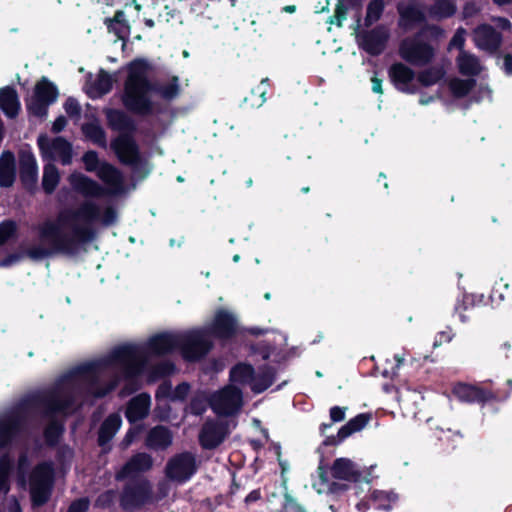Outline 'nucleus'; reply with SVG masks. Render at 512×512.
I'll list each match as a JSON object with an SVG mask.
<instances>
[{
  "mask_svg": "<svg viewBox=\"0 0 512 512\" xmlns=\"http://www.w3.org/2000/svg\"><path fill=\"white\" fill-rule=\"evenodd\" d=\"M103 23L109 33L114 34L118 40L123 41V45L126 44L131 33V25L123 10H116L113 17H106Z\"/></svg>",
  "mask_w": 512,
  "mask_h": 512,
  "instance_id": "27",
  "label": "nucleus"
},
{
  "mask_svg": "<svg viewBox=\"0 0 512 512\" xmlns=\"http://www.w3.org/2000/svg\"><path fill=\"white\" fill-rule=\"evenodd\" d=\"M69 181L74 191L86 198H99L106 193L97 181L82 173L71 174Z\"/></svg>",
  "mask_w": 512,
  "mask_h": 512,
  "instance_id": "25",
  "label": "nucleus"
},
{
  "mask_svg": "<svg viewBox=\"0 0 512 512\" xmlns=\"http://www.w3.org/2000/svg\"><path fill=\"white\" fill-rule=\"evenodd\" d=\"M179 77L172 76L167 84H162L160 97L166 101H172L180 94Z\"/></svg>",
  "mask_w": 512,
  "mask_h": 512,
  "instance_id": "47",
  "label": "nucleus"
},
{
  "mask_svg": "<svg viewBox=\"0 0 512 512\" xmlns=\"http://www.w3.org/2000/svg\"><path fill=\"white\" fill-rule=\"evenodd\" d=\"M154 502L151 482L146 478L130 481L124 485L119 505L123 511L134 512Z\"/></svg>",
  "mask_w": 512,
  "mask_h": 512,
  "instance_id": "6",
  "label": "nucleus"
},
{
  "mask_svg": "<svg viewBox=\"0 0 512 512\" xmlns=\"http://www.w3.org/2000/svg\"><path fill=\"white\" fill-rule=\"evenodd\" d=\"M122 425L121 416L118 413H111L101 423L98 430L97 443L100 447L108 445Z\"/></svg>",
  "mask_w": 512,
  "mask_h": 512,
  "instance_id": "31",
  "label": "nucleus"
},
{
  "mask_svg": "<svg viewBox=\"0 0 512 512\" xmlns=\"http://www.w3.org/2000/svg\"><path fill=\"white\" fill-rule=\"evenodd\" d=\"M371 419V415L367 413H360L350 419L345 425H343L337 432V435L327 436L323 442V446H337L353 433L361 431Z\"/></svg>",
  "mask_w": 512,
  "mask_h": 512,
  "instance_id": "22",
  "label": "nucleus"
},
{
  "mask_svg": "<svg viewBox=\"0 0 512 512\" xmlns=\"http://www.w3.org/2000/svg\"><path fill=\"white\" fill-rule=\"evenodd\" d=\"M117 221L116 209L109 205L103 210L91 201H83L78 208L61 210L55 220H46L38 227V236L47 247L34 245L26 249L31 260L40 261L55 255L75 257L86 250V245L94 241L97 231L93 224L101 222L108 227Z\"/></svg>",
  "mask_w": 512,
  "mask_h": 512,
  "instance_id": "1",
  "label": "nucleus"
},
{
  "mask_svg": "<svg viewBox=\"0 0 512 512\" xmlns=\"http://www.w3.org/2000/svg\"><path fill=\"white\" fill-rule=\"evenodd\" d=\"M19 178L24 190L33 194L37 189L38 165L34 154L30 151L19 153Z\"/></svg>",
  "mask_w": 512,
  "mask_h": 512,
  "instance_id": "17",
  "label": "nucleus"
},
{
  "mask_svg": "<svg viewBox=\"0 0 512 512\" xmlns=\"http://www.w3.org/2000/svg\"><path fill=\"white\" fill-rule=\"evenodd\" d=\"M283 499L282 512H307L291 494L285 493Z\"/></svg>",
  "mask_w": 512,
  "mask_h": 512,
  "instance_id": "55",
  "label": "nucleus"
},
{
  "mask_svg": "<svg viewBox=\"0 0 512 512\" xmlns=\"http://www.w3.org/2000/svg\"><path fill=\"white\" fill-rule=\"evenodd\" d=\"M451 392L458 401L467 404H478L481 407L488 403L502 401L509 395L508 392L501 394L490 387L465 382L455 383Z\"/></svg>",
  "mask_w": 512,
  "mask_h": 512,
  "instance_id": "7",
  "label": "nucleus"
},
{
  "mask_svg": "<svg viewBox=\"0 0 512 512\" xmlns=\"http://www.w3.org/2000/svg\"><path fill=\"white\" fill-rule=\"evenodd\" d=\"M398 26L404 31H411L417 25L424 24L412 37L401 41L399 55L413 66L430 64L436 54L434 46L429 41H438L444 30L435 24L426 23L424 11L415 4L398 5Z\"/></svg>",
  "mask_w": 512,
  "mask_h": 512,
  "instance_id": "3",
  "label": "nucleus"
},
{
  "mask_svg": "<svg viewBox=\"0 0 512 512\" xmlns=\"http://www.w3.org/2000/svg\"><path fill=\"white\" fill-rule=\"evenodd\" d=\"M346 407L333 406L329 410L330 420L334 423L342 422L345 419Z\"/></svg>",
  "mask_w": 512,
  "mask_h": 512,
  "instance_id": "63",
  "label": "nucleus"
},
{
  "mask_svg": "<svg viewBox=\"0 0 512 512\" xmlns=\"http://www.w3.org/2000/svg\"><path fill=\"white\" fill-rule=\"evenodd\" d=\"M24 256L29 258V256L26 254V250L24 252L10 253L0 260V267H10L20 261Z\"/></svg>",
  "mask_w": 512,
  "mask_h": 512,
  "instance_id": "62",
  "label": "nucleus"
},
{
  "mask_svg": "<svg viewBox=\"0 0 512 512\" xmlns=\"http://www.w3.org/2000/svg\"><path fill=\"white\" fill-rule=\"evenodd\" d=\"M178 333L163 331L149 337L143 347L123 344L115 347L104 359L108 366L120 369L127 381L124 390L133 393L138 390L136 378L141 374L147 357H161L178 350Z\"/></svg>",
  "mask_w": 512,
  "mask_h": 512,
  "instance_id": "2",
  "label": "nucleus"
},
{
  "mask_svg": "<svg viewBox=\"0 0 512 512\" xmlns=\"http://www.w3.org/2000/svg\"><path fill=\"white\" fill-rule=\"evenodd\" d=\"M473 308L472 300L469 296L464 295L462 300H458L454 307V312L459 315L461 322L465 323L468 321L469 317L466 316L465 312L469 309Z\"/></svg>",
  "mask_w": 512,
  "mask_h": 512,
  "instance_id": "54",
  "label": "nucleus"
},
{
  "mask_svg": "<svg viewBox=\"0 0 512 512\" xmlns=\"http://www.w3.org/2000/svg\"><path fill=\"white\" fill-rule=\"evenodd\" d=\"M64 432L63 423L57 419H51L43 430L45 444L51 448L56 447L60 443Z\"/></svg>",
  "mask_w": 512,
  "mask_h": 512,
  "instance_id": "39",
  "label": "nucleus"
},
{
  "mask_svg": "<svg viewBox=\"0 0 512 512\" xmlns=\"http://www.w3.org/2000/svg\"><path fill=\"white\" fill-rule=\"evenodd\" d=\"M330 470L333 478L348 482H359L362 476L361 472L355 469L354 463L348 458H337Z\"/></svg>",
  "mask_w": 512,
  "mask_h": 512,
  "instance_id": "30",
  "label": "nucleus"
},
{
  "mask_svg": "<svg viewBox=\"0 0 512 512\" xmlns=\"http://www.w3.org/2000/svg\"><path fill=\"white\" fill-rule=\"evenodd\" d=\"M172 393H173V388H172L171 382L164 381L158 386V388L156 390L155 397L158 400L161 398H168L172 401Z\"/></svg>",
  "mask_w": 512,
  "mask_h": 512,
  "instance_id": "61",
  "label": "nucleus"
},
{
  "mask_svg": "<svg viewBox=\"0 0 512 512\" xmlns=\"http://www.w3.org/2000/svg\"><path fill=\"white\" fill-rule=\"evenodd\" d=\"M459 72L465 76H476L480 73L479 59L470 53L462 50L457 57Z\"/></svg>",
  "mask_w": 512,
  "mask_h": 512,
  "instance_id": "38",
  "label": "nucleus"
},
{
  "mask_svg": "<svg viewBox=\"0 0 512 512\" xmlns=\"http://www.w3.org/2000/svg\"><path fill=\"white\" fill-rule=\"evenodd\" d=\"M37 145L43 159L53 158L57 153L64 165L70 164L72 160V144L64 137L58 136L50 140L45 134L39 135Z\"/></svg>",
  "mask_w": 512,
  "mask_h": 512,
  "instance_id": "16",
  "label": "nucleus"
},
{
  "mask_svg": "<svg viewBox=\"0 0 512 512\" xmlns=\"http://www.w3.org/2000/svg\"><path fill=\"white\" fill-rule=\"evenodd\" d=\"M276 379V369L273 366L264 364L258 368V372L254 371V378L251 385V390L260 394L271 387Z\"/></svg>",
  "mask_w": 512,
  "mask_h": 512,
  "instance_id": "33",
  "label": "nucleus"
},
{
  "mask_svg": "<svg viewBox=\"0 0 512 512\" xmlns=\"http://www.w3.org/2000/svg\"><path fill=\"white\" fill-rule=\"evenodd\" d=\"M385 9L384 0H371L366 8V16L364 18V25L366 27L372 26L375 22L380 20Z\"/></svg>",
  "mask_w": 512,
  "mask_h": 512,
  "instance_id": "44",
  "label": "nucleus"
},
{
  "mask_svg": "<svg viewBox=\"0 0 512 512\" xmlns=\"http://www.w3.org/2000/svg\"><path fill=\"white\" fill-rule=\"evenodd\" d=\"M13 468V462L8 454L0 457V491L6 484L7 477Z\"/></svg>",
  "mask_w": 512,
  "mask_h": 512,
  "instance_id": "51",
  "label": "nucleus"
},
{
  "mask_svg": "<svg viewBox=\"0 0 512 512\" xmlns=\"http://www.w3.org/2000/svg\"><path fill=\"white\" fill-rule=\"evenodd\" d=\"M60 181V174L57 167L54 164L48 163L44 165L43 176H42V189L50 195L52 194Z\"/></svg>",
  "mask_w": 512,
  "mask_h": 512,
  "instance_id": "41",
  "label": "nucleus"
},
{
  "mask_svg": "<svg viewBox=\"0 0 512 512\" xmlns=\"http://www.w3.org/2000/svg\"><path fill=\"white\" fill-rule=\"evenodd\" d=\"M254 371L255 369L251 364L240 362L230 369L229 379L234 383L241 385L249 384L251 386L254 378Z\"/></svg>",
  "mask_w": 512,
  "mask_h": 512,
  "instance_id": "37",
  "label": "nucleus"
},
{
  "mask_svg": "<svg viewBox=\"0 0 512 512\" xmlns=\"http://www.w3.org/2000/svg\"><path fill=\"white\" fill-rule=\"evenodd\" d=\"M153 466V458L150 454L139 452L134 454L117 472L116 480L122 481L133 477L137 473L147 472Z\"/></svg>",
  "mask_w": 512,
  "mask_h": 512,
  "instance_id": "24",
  "label": "nucleus"
},
{
  "mask_svg": "<svg viewBox=\"0 0 512 512\" xmlns=\"http://www.w3.org/2000/svg\"><path fill=\"white\" fill-rule=\"evenodd\" d=\"M85 169L88 172H95L101 165L98 153L94 150H88L82 156Z\"/></svg>",
  "mask_w": 512,
  "mask_h": 512,
  "instance_id": "52",
  "label": "nucleus"
},
{
  "mask_svg": "<svg viewBox=\"0 0 512 512\" xmlns=\"http://www.w3.org/2000/svg\"><path fill=\"white\" fill-rule=\"evenodd\" d=\"M173 441V436L169 428L162 425L153 427L147 434L146 445L151 449H167Z\"/></svg>",
  "mask_w": 512,
  "mask_h": 512,
  "instance_id": "32",
  "label": "nucleus"
},
{
  "mask_svg": "<svg viewBox=\"0 0 512 512\" xmlns=\"http://www.w3.org/2000/svg\"><path fill=\"white\" fill-rule=\"evenodd\" d=\"M207 333L217 339H231L237 334V320L225 309H219L207 329Z\"/></svg>",
  "mask_w": 512,
  "mask_h": 512,
  "instance_id": "20",
  "label": "nucleus"
},
{
  "mask_svg": "<svg viewBox=\"0 0 512 512\" xmlns=\"http://www.w3.org/2000/svg\"><path fill=\"white\" fill-rule=\"evenodd\" d=\"M58 97L57 86L47 77L42 76L36 82L31 97L25 99L28 114L41 119L45 118L48 115L49 106L54 104Z\"/></svg>",
  "mask_w": 512,
  "mask_h": 512,
  "instance_id": "5",
  "label": "nucleus"
},
{
  "mask_svg": "<svg viewBox=\"0 0 512 512\" xmlns=\"http://www.w3.org/2000/svg\"><path fill=\"white\" fill-rule=\"evenodd\" d=\"M97 176L106 184L118 186L122 183L120 171L108 162H103L96 170Z\"/></svg>",
  "mask_w": 512,
  "mask_h": 512,
  "instance_id": "42",
  "label": "nucleus"
},
{
  "mask_svg": "<svg viewBox=\"0 0 512 512\" xmlns=\"http://www.w3.org/2000/svg\"><path fill=\"white\" fill-rule=\"evenodd\" d=\"M388 77L396 90L405 94H415L417 87L413 84L415 72L402 62H395L388 68Z\"/></svg>",
  "mask_w": 512,
  "mask_h": 512,
  "instance_id": "18",
  "label": "nucleus"
},
{
  "mask_svg": "<svg viewBox=\"0 0 512 512\" xmlns=\"http://www.w3.org/2000/svg\"><path fill=\"white\" fill-rule=\"evenodd\" d=\"M269 88L268 78L262 79L259 85L252 88L248 95L244 96L240 107L254 109L261 107L266 102V94Z\"/></svg>",
  "mask_w": 512,
  "mask_h": 512,
  "instance_id": "34",
  "label": "nucleus"
},
{
  "mask_svg": "<svg viewBox=\"0 0 512 512\" xmlns=\"http://www.w3.org/2000/svg\"><path fill=\"white\" fill-rule=\"evenodd\" d=\"M473 40L477 48L494 54L500 49L503 36L492 25L483 23L473 30Z\"/></svg>",
  "mask_w": 512,
  "mask_h": 512,
  "instance_id": "19",
  "label": "nucleus"
},
{
  "mask_svg": "<svg viewBox=\"0 0 512 512\" xmlns=\"http://www.w3.org/2000/svg\"><path fill=\"white\" fill-rule=\"evenodd\" d=\"M443 76V72L437 68H428L424 71H421L418 76V82L424 86L429 87L436 84Z\"/></svg>",
  "mask_w": 512,
  "mask_h": 512,
  "instance_id": "48",
  "label": "nucleus"
},
{
  "mask_svg": "<svg viewBox=\"0 0 512 512\" xmlns=\"http://www.w3.org/2000/svg\"><path fill=\"white\" fill-rule=\"evenodd\" d=\"M81 130L85 137L101 148L107 147V137L105 130L96 122L84 123Z\"/></svg>",
  "mask_w": 512,
  "mask_h": 512,
  "instance_id": "40",
  "label": "nucleus"
},
{
  "mask_svg": "<svg viewBox=\"0 0 512 512\" xmlns=\"http://www.w3.org/2000/svg\"><path fill=\"white\" fill-rule=\"evenodd\" d=\"M198 470L196 457L189 451L177 453L166 463V477L178 483H185L196 474Z\"/></svg>",
  "mask_w": 512,
  "mask_h": 512,
  "instance_id": "12",
  "label": "nucleus"
},
{
  "mask_svg": "<svg viewBox=\"0 0 512 512\" xmlns=\"http://www.w3.org/2000/svg\"><path fill=\"white\" fill-rule=\"evenodd\" d=\"M474 85V79L454 78L449 82V89L455 98H463L470 93Z\"/></svg>",
  "mask_w": 512,
  "mask_h": 512,
  "instance_id": "45",
  "label": "nucleus"
},
{
  "mask_svg": "<svg viewBox=\"0 0 512 512\" xmlns=\"http://www.w3.org/2000/svg\"><path fill=\"white\" fill-rule=\"evenodd\" d=\"M110 148L122 164L136 165L141 160L135 135L118 134L111 140Z\"/></svg>",
  "mask_w": 512,
  "mask_h": 512,
  "instance_id": "15",
  "label": "nucleus"
},
{
  "mask_svg": "<svg viewBox=\"0 0 512 512\" xmlns=\"http://www.w3.org/2000/svg\"><path fill=\"white\" fill-rule=\"evenodd\" d=\"M18 235V225L12 219H5L0 222V246L9 240L15 239Z\"/></svg>",
  "mask_w": 512,
  "mask_h": 512,
  "instance_id": "46",
  "label": "nucleus"
},
{
  "mask_svg": "<svg viewBox=\"0 0 512 512\" xmlns=\"http://www.w3.org/2000/svg\"><path fill=\"white\" fill-rule=\"evenodd\" d=\"M17 176L15 155L10 150H5L0 155V187L10 188L15 183Z\"/></svg>",
  "mask_w": 512,
  "mask_h": 512,
  "instance_id": "28",
  "label": "nucleus"
},
{
  "mask_svg": "<svg viewBox=\"0 0 512 512\" xmlns=\"http://www.w3.org/2000/svg\"><path fill=\"white\" fill-rule=\"evenodd\" d=\"M456 5L452 0H437L429 8V14L433 18L447 19L456 13Z\"/></svg>",
  "mask_w": 512,
  "mask_h": 512,
  "instance_id": "43",
  "label": "nucleus"
},
{
  "mask_svg": "<svg viewBox=\"0 0 512 512\" xmlns=\"http://www.w3.org/2000/svg\"><path fill=\"white\" fill-rule=\"evenodd\" d=\"M0 109L10 119L19 115L21 103L18 93L13 86L0 88Z\"/></svg>",
  "mask_w": 512,
  "mask_h": 512,
  "instance_id": "29",
  "label": "nucleus"
},
{
  "mask_svg": "<svg viewBox=\"0 0 512 512\" xmlns=\"http://www.w3.org/2000/svg\"><path fill=\"white\" fill-rule=\"evenodd\" d=\"M63 107L69 117H79L81 114V106L73 97H68Z\"/></svg>",
  "mask_w": 512,
  "mask_h": 512,
  "instance_id": "58",
  "label": "nucleus"
},
{
  "mask_svg": "<svg viewBox=\"0 0 512 512\" xmlns=\"http://www.w3.org/2000/svg\"><path fill=\"white\" fill-rule=\"evenodd\" d=\"M191 386L188 382L179 383L174 389L172 393V402L180 401L183 402L187 399Z\"/></svg>",
  "mask_w": 512,
  "mask_h": 512,
  "instance_id": "56",
  "label": "nucleus"
},
{
  "mask_svg": "<svg viewBox=\"0 0 512 512\" xmlns=\"http://www.w3.org/2000/svg\"><path fill=\"white\" fill-rule=\"evenodd\" d=\"M371 499L375 502L377 509L388 511L391 509V502L394 500V497L385 491L374 490L371 494Z\"/></svg>",
  "mask_w": 512,
  "mask_h": 512,
  "instance_id": "49",
  "label": "nucleus"
},
{
  "mask_svg": "<svg viewBox=\"0 0 512 512\" xmlns=\"http://www.w3.org/2000/svg\"><path fill=\"white\" fill-rule=\"evenodd\" d=\"M162 84L152 82L147 78L137 88H135L122 104L128 112L139 116H150L154 113V102L151 94L156 93L160 96Z\"/></svg>",
  "mask_w": 512,
  "mask_h": 512,
  "instance_id": "8",
  "label": "nucleus"
},
{
  "mask_svg": "<svg viewBox=\"0 0 512 512\" xmlns=\"http://www.w3.org/2000/svg\"><path fill=\"white\" fill-rule=\"evenodd\" d=\"M74 404L75 397L73 393L62 392L59 388H53L28 397L19 407L5 413L0 418V449L9 448L24 430L26 417L21 411V406L43 408L46 415L53 416L56 413H65Z\"/></svg>",
  "mask_w": 512,
  "mask_h": 512,
  "instance_id": "4",
  "label": "nucleus"
},
{
  "mask_svg": "<svg viewBox=\"0 0 512 512\" xmlns=\"http://www.w3.org/2000/svg\"><path fill=\"white\" fill-rule=\"evenodd\" d=\"M151 405L150 395L141 393L130 399L126 406L125 417L129 423L134 424L143 420L149 414Z\"/></svg>",
  "mask_w": 512,
  "mask_h": 512,
  "instance_id": "26",
  "label": "nucleus"
},
{
  "mask_svg": "<svg viewBox=\"0 0 512 512\" xmlns=\"http://www.w3.org/2000/svg\"><path fill=\"white\" fill-rule=\"evenodd\" d=\"M113 84L114 79L112 76L105 69L101 68L87 94L92 99L100 98L112 90Z\"/></svg>",
  "mask_w": 512,
  "mask_h": 512,
  "instance_id": "36",
  "label": "nucleus"
},
{
  "mask_svg": "<svg viewBox=\"0 0 512 512\" xmlns=\"http://www.w3.org/2000/svg\"><path fill=\"white\" fill-rule=\"evenodd\" d=\"M90 501L87 497H81L71 502L67 512H87L89 510Z\"/></svg>",
  "mask_w": 512,
  "mask_h": 512,
  "instance_id": "60",
  "label": "nucleus"
},
{
  "mask_svg": "<svg viewBox=\"0 0 512 512\" xmlns=\"http://www.w3.org/2000/svg\"><path fill=\"white\" fill-rule=\"evenodd\" d=\"M224 441L222 428L218 425H204L199 434V443L203 449L212 450Z\"/></svg>",
  "mask_w": 512,
  "mask_h": 512,
  "instance_id": "35",
  "label": "nucleus"
},
{
  "mask_svg": "<svg viewBox=\"0 0 512 512\" xmlns=\"http://www.w3.org/2000/svg\"><path fill=\"white\" fill-rule=\"evenodd\" d=\"M390 38L389 29L379 24L370 30H364L359 35V47L370 56L381 55L387 47Z\"/></svg>",
  "mask_w": 512,
  "mask_h": 512,
  "instance_id": "14",
  "label": "nucleus"
},
{
  "mask_svg": "<svg viewBox=\"0 0 512 512\" xmlns=\"http://www.w3.org/2000/svg\"><path fill=\"white\" fill-rule=\"evenodd\" d=\"M149 68L147 60L143 58L134 59L129 63L121 101L148 78L147 73Z\"/></svg>",
  "mask_w": 512,
  "mask_h": 512,
  "instance_id": "23",
  "label": "nucleus"
},
{
  "mask_svg": "<svg viewBox=\"0 0 512 512\" xmlns=\"http://www.w3.org/2000/svg\"><path fill=\"white\" fill-rule=\"evenodd\" d=\"M175 364L171 361H163L153 366L151 376L155 378H164L170 376L175 371Z\"/></svg>",
  "mask_w": 512,
  "mask_h": 512,
  "instance_id": "50",
  "label": "nucleus"
},
{
  "mask_svg": "<svg viewBox=\"0 0 512 512\" xmlns=\"http://www.w3.org/2000/svg\"><path fill=\"white\" fill-rule=\"evenodd\" d=\"M53 468L48 463L37 465L30 476V497L34 507L45 505L52 493Z\"/></svg>",
  "mask_w": 512,
  "mask_h": 512,
  "instance_id": "10",
  "label": "nucleus"
},
{
  "mask_svg": "<svg viewBox=\"0 0 512 512\" xmlns=\"http://www.w3.org/2000/svg\"><path fill=\"white\" fill-rule=\"evenodd\" d=\"M207 331L194 329L178 333V350L187 362H198L212 349L213 343L208 338Z\"/></svg>",
  "mask_w": 512,
  "mask_h": 512,
  "instance_id": "9",
  "label": "nucleus"
},
{
  "mask_svg": "<svg viewBox=\"0 0 512 512\" xmlns=\"http://www.w3.org/2000/svg\"><path fill=\"white\" fill-rule=\"evenodd\" d=\"M463 434L459 431H452L451 429H448L446 432H444V435L440 437V440L442 442H452V449H455L457 445L463 440Z\"/></svg>",
  "mask_w": 512,
  "mask_h": 512,
  "instance_id": "59",
  "label": "nucleus"
},
{
  "mask_svg": "<svg viewBox=\"0 0 512 512\" xmlns=\"http://www.w3.org/2000/svg\"><path fill=\"white\" fill-rule=\"evenodd\" d=\"M114 498H115V491L114 490H107L103 493H101L96 501H95V506L96 507H99V508H102V509H106V508H109L113 505L114 503Z\"/></svg>",
  "mask_w": 512,
  "mask_h": 512,
  "instance_id": "57",
  "label": "nucleus"
},
{
  "mask_svg": "<svg viewBox=\"0 0 512 512\" xmlns=\"http://www.w3.org/2000/svg\"><path fill=\"white\" fill-rule=\"evenodd\" d=\"M464 29L460 28L457 30V32L454 34L452 39L450 40L449 46H454L462 52L464 50V44H465V38L463 36Z\"/></svg>",
  "mask_w": 512,
  "mask_h": 512,
  "instance_id": "64",
  "label": "nucleus"
},
{
  "mask_svg": "<svg viewBox=\"0 0 512 512\" xmlns=\"http://www.w3.org/2000/svg\"><path fill=\"white\" fill-rule=\"evenodd\" d=\"M243 403V394L240 388L228 385L214 393L210 398V407L219 416H232L237 413Z\"/></svg>",
  "mask_w": 512,
  "mask_h": 512,
  "instance_id": "13",
  "label": "nucleus"
},
{
  "mask_svg": "<svg viewBox=\"0 0 512 512\" xmlns=\"http://www.w3.org/2000/svg\"><path fill=\"white\" fill-rule=\"evenodd\" d=\"M104 114L107 125L112 131H116L119 134H136V122L127 112L117 108H107Z\"/></svg>",
  "mask_w": 512,
  "mask_h": 512,
  "instance_id": "21",
  "label": "nucleus"
},
{
  "mask_svg": "<svg viewBox=\"0 0 512 512\" xmlns=\"http://www.w3.org/2000/svg\"><path fill=\"white\" fill-rule=\"evenodd\" d=\"M348 9L343 2L336 4L334 14L329 18L328 23L335 24L337 27H342L343 21L347 18Z\"/></svg>",
  "mask_w": 512,
  "mask_h": 512,
  "instance_id": "53",
  "label": "nucleus"
},
{
  "mask_svg": "<svg viewBox=\"0 0 512 512\" xmlns=\"http://www.w3.org/2000/svg\"><path fill=\"white\" fill-rule=\"evenodd\" d=\"M101 363L92 361L80 364L69 372V377L80 378L88 383V392L95 398H103L111 393L115 387V382H109L104 386L99 385V372Z\"/></svg>",
  "mask_w": 512,
  "mask_h": 512,
  "instance_id": "11",
  "label": "nucleus"
}]
</instances>
